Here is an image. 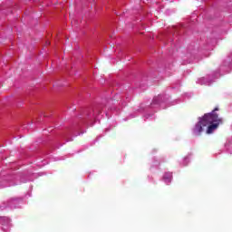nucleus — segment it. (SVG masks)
Returning <instances> with one entry per match:
<instances>
[{
  "label": "nucleus",
  "mask_w": 232,
  "mask_h": 232,
  "mask_svg": "<svg viewBox=\"0 0 232 232\" xmlns=\"http://www.w3.org/2000/svg\"><path fill=\"white\" fill-rule=\"evenodd\" d=\"M46 44H50V42H46Z\"/></svg>",
  "instance_id": "f03ea898"
},
{
  "label": "nucleus",
  "mask_w": 232,
  "mask_h": 232,
  "mask_svg": "<svg viewBox=\"0 0 232 232\" xmlns=\"http://www.w3.org/2000/svg\"><path fill=\"white\" fill-rule=\"evenodd\" d=\"M218 107H216L211 112L205 113L202 117L198 118V121L192 129V132L197 137H200L204 131L207 135H211L215 130H218L222 124V118L218 117L217 111Z\"/></svg>",
  "instance_id": "f257e3e1"
}]
</instances>
